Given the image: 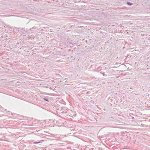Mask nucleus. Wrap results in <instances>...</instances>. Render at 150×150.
<instances>
[{"label":"nucleus","mask_w":150,"mask_h":150,"mask_svg":"<svg viewBox=\"0 0 150 150\" xmlns=\"http://www.w3.org/2000/svg\"><path fill=\"white\" fill-rule=\"evenodd\" d=\"M127 4H128V5H132V3L130 2H127Z\"/></svg>","instance_id":"nucleus-1"},{"label":"nucleus","mask_w":150,"mask_h":150,"mask_svg":"<svg viewBox=\"0 0 150 150\" xmlns=\"http://www.w3.org/2000/svg\"><path fill=\"white\" fill-rule=\"evenodd\" d=\"M44 99L47 101H48V100H47V99H45V98H44Z\"/></svg>","instance_id":"nucleus-2"},{"label":"nucleus","mask_w":150,"mask_h":150,"mask_svg":"<svg viewBox=\"0 0 150 150\" xmlns=\"http://www.w3.org/2000/svg\"><path fill=\"white\" fill-rule=\"evenodd\" d=\"M40 143V142H34V144H37V143Z\"/></svg>","instance_id":"nucleus-3"}]
</instances>
